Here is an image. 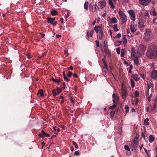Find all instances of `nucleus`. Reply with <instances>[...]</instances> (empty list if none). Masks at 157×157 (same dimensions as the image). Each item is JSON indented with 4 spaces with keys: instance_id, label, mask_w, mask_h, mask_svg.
<instances>
[{
    "instance_id": "f257e3e1",
    "label": "nucleus",
    "mask_w": 157,
    "mask_h": 157,
    "mask_svg": "<svg viewBox=\"0 0 157 157\" xmlns=\"http://www.w3.org/2000/svg\"><path fill=\"white\" fill-rule=\"evenodd\" d=\"M147 58L151 59L155 58L157 56V46L154 45L148 48L147 52Z\"/></svg>"
},
{
    "instance_id": "f03ea898",
    "label": "nucleus",
    "mask_w": 157,
    "mask_h": 157,
    "mask_svg": "<svg viewBox=\"0 0 157 157\" xmlns=\"http://www.w3.org/2000/svg\"><path fill=\"white\" fill-rule=\"evenodd\" d=\"M118 13L122 21V23L124 24L127 21V17L125 13L122 10H120L118 11Z\"/></svg>"
},
{
    "instance_id": "7ed1b4c3",
    "label": "nucleus",
    "mask_w": 157,
    "mask_h": 157,
    "mask_svg": "<svg viewBox=\"0 0 157 157\" xmlns=\"http://www.w3.org/2000/svg\"><path fill=\"white\" fill-rule=\"evenodd\" d=\"M153 37L151 30L150 29H146L144 33V37L147 40Z\"/></svg>"
},
{
    "instance_id": "20e7f679",
    "label": "nucleus",
    "mask_w": 157,
    "mask_h": 157,
    "mask_svg": "<svg viewBox=\"0 0 157 157\" xmlns=\"http://www.w3.org/2000/svg\"><path fill=\"white\" fill-rule=\"evenodd\" d=\"M132 53L131 55V58L134 60V63L136 65H138L139 64L138 58L137 56L135 54V53L133 52L134 49L132 48Z\"/></svg>"
},
{
    "instance_id": "39448f33",
    "label": "nucleus",
    "mask_w": 157,
    "mask_h": 157,
    "mask_svg": "<svg viewBox=\"0 0 157 157\" xmlns=\"http://www.w3.org/2000/svg\"><path fill=\"white\" fill-rule=\"evenodd\" d=\"M139 27L140 28L144 27L145 26L144 24L145 21L142 17H139Z\"/></svg>"
},
{
    "instance_id": "423d86ee",
    "label": "nucleus",
    "mask_w": 157,
    "mask_h": 157,
    "mask_svg": "<svg viewBox=\"0 0 157 157\" xmlns=\"http://www.w3.org/2000/svg\"><path fill=\"white\" fill-rule=\"evenodd\" d=\"M146 49L145 46L143 45H140L138 48V52L139 53L142 54L144 53Z\"/></svg>"
},
{
    "instance_id": "0eeeda50",
    "label": "nucleus",
    "mask_w": 157,
    "mask_h": 157,
    "mask_svg": "<svg viewBox=\"0 0 157 157\" xmlns=\"http://www.w3.org/2000/svg\"><path fill=\"white\" fill-rule=\"evenodd\" d=\"M128 13L129 14V16L131 19L133 21H135L136 17H135V12L133 10H129L128 11Z\"/></svg>"
},
{
    "instance_id": "6e6552de",
    "label": "nucleus",
    "mask_w": 157,
    "mask_h": 157,
    "mask_svg": "<svg viewBox=\"0 0 157 157\" xmlns=\"http://www.w3.org/2000/svg\"><path fill=\"white\" fill-rule=\"evenodd\" d=\"M151 0H139L140 3L144 6H147L151 2Z\"/></svg>"
},
{
    "instance_id": "1a4fd4ad",
    "label": "nucleus",
    "mask_w": 157,
    "mask_h": 157,
    "mask_svg": "<svg viewBox=\"0 0 157 157\" xmlns=\"http://www.w3.org/2000/svg\"><path fill=\"white\" fill-rule=\"evenodd\" d=\"M151 77L154 79L155 80L157 79V71L155 70H153V71L151 73Z\"/></svg>"
},
{
    "instance_id": "9d476101",
    "label": "nucleus",
    "mask_w": 157,
    "mask_h": 157,
    "mask_svg": "<svg viewBox=\"0 0 157 157\" xmlns=\"http://www.w3.org/2000/svg\"><path fill=\"white\" fill-rule=\"evenodd\" d=\"M150 14L151 15L154 16H157V12H156L154 7H153L151 10Z\"/></svg>"
},
{
    "instance_id": "9b49d317",
    "label": "nucleus",
    "mask_w": 157,
    "mask_h": 157,
    "mask_svg": "<svg viewBox=\"0 0 157 157\" xmlns=\"http://www.w3.org/2000/svg\"><path fill=\"white\" fill-rule=\"evenodd\" d=\"M112 97L114 99L113 100V102L114 104H117V102H115L116 101L117 102L119 100V98L118 96L116 95L114 93L113 94Z\"/></svg>"
},
{
    "instance_id": "f8f14e48",
    "label": "nucleus",
    "mask_w": 157,
    "mask_h": 157,
    "mask_svg": "<svg viewBox=\"0 0 157 157\" xmlns=\"http://www.w3.org/2000/svg\"><path fill=\"white\" fill-rule=\"evenodd\" d=\"M148 86V91H149V89L151 88V91H152V90L153 89V84L151 80H149V83L147 84Z\"/></svg>"
},
{
    "instance_id": "ddd939ff",
    "label": "nucleus",
    "mask_w": 157,
    "mask_h": 157,
    "mask_svg": "<svg viewBox=\"0 0 157 157\" xmlns=\"http://www.w3.org/2000/svg\"><path fill=\"white\" fill-rule=\"evenodd\" d=\"M104 50L105 54L107 55L109 57H110L111 56V52L108 48H105L104 49Z\"/></svg>"
},
{
    "instance_id": "4468645a",
    "label": "nucleus",
    "mask_w": 157,
    "mask_h": 157,
    "mask_svg": "<svg viewBox=\"0 0 157 157\" xmlns=\"http://www.w3.org/2000/svg\"><path fill=\"white\" fill-rule=\"evenodd\" d=\"M102 29V28L100 26H95L94 28V30L95 31L96 33H98L99 31Z\"/></svg>"
},
{
    "instance_id": "2eb2a0df",
    "label": "nucleus",
    "mask_w": 157,
    "mask_h": 157,
    "mask_svg": "<svg viewBox=\"0 0 157 157\" xmlns=\"http://www.w3.org/2000/svg\"><path fill=\"white\" fill-rule=\"evenodd\" d=\"M99 3L100 5V7L101 9L104 8L106 5V3L105 0L100 1Z\"/></svg>"
},
{
    "instance_id": "dca6fc26",
    "label": "nucleus",
    "mask_w": 157,
    "mask_h": 157,
    "mask_svg": "<svg viewBox=\"0 0 157 157\" xmlns=\"http://www.w3.org/2000/svg\"><path fill=\"white\" fill-rule=\"evenodd\" d=\"M121 94L123 98H125L127 95V92L126 90L122 89L121 91Z\"/></svg>"
},
{
    "instance_id": "f3484780",
    "label": "nucleus",
    "mask_w": 157,
    "mask_h": 157,
    "mask_svg": "<svg viewBox=\"0 0 157 157\" xmlns=\"http://www.w3.org/2000/svg\"><path fill=\"white\" fill-rule=\"evenodd\" d=\"M55 20L54 18L48 17L47 18V22L51 25H53V22Z\"/></svg>"
},
{
    "instance_id": "a211bd4d",
    "label": "nucleus",
    "mask_w": 157,
    "mask_h": 157,
    "mask_svg": "<svg viewBox=\"0 0 157 157\" xmlns=\"http://www.w3.org/2000/svg\"><path fill=\"white\" fill-rule=\"evenodd\" d=\"M130 28L132 32L134 33L135 32L136 29V25H134L132 24H131L130 25Z\"/></svg>"
},
{
    "instance_id": "6ab92c4d",
    "label": "nucleus",
    "mask_w": 157,
    "mask_h": 157,
    "mask_svg": "<svg viewBox=\"0 0 157 157\" xmlns=\"http://www.w3.org/2000/svg\"><path fill=\"white\" fill-rule=\"evenodd\" d=\"M130 147L132 151L135 150L137 148V146L135 145V144L130 142Z\"/></svg>"
},
{
    "instance_id": "aec40b11",
    "label": "nucleus",
    "mask_w": 157,
    "mask_h": 157,
    "mask_svg": "<svg viewBox=\"0 0 157 157\" xmlns=\"http://www.w3.org/2000/svg\"><path fill=\"white\" fill-rule=\"evenodd\" d=\"M132 76L136 81H138L140 79V78L137 74L132 75Z\"/></svg>"
},
{
    "instance_id": "412c9836",
    "label": "nucleus",
    "mask_w": 157,
    "mask_h": 157,
    "mask_svg": "<svg viewBox=\"0 0 157 157\" xmlns=\"http://www.w3.org/2000/svg\"><path fill=\"white\" fill-rule=\"evenodd\" d=\"M131 142L134 144L135 145L137 146L139 143V141L137 138H136L133 141H131Z\"/></svg>"
},
{
    "instance_id": "4be33fe9",
    "label": "nucleus",
    "mask_w": 157,
    "mask_h": 157,
    "mask_svg": "<svg viewBox=\"0 0 157 157\" xmlns=\"http://www.w3.org/2000/svg\"><path fill=\"white\" fill-rule=\"evenodd\" d=\"M155 139L152 135H150L149 137V141L150 143H152L154 141Z\"/></svg>"
},
{
    "instance_id": "5701e85b",
    "label": "nucleus",
    "mask_w": 157,
    "mask_h": 157,
    "mask_svg": "<svg viewBox=\"0 0 157 157\" xmlns=\"http://www.w3.org/2000/svg\"><path fill=\"white\" fill-rule=\"evenodd\" d=\"M108 3L109 4L111 8L114 9L115 8V6L113 4L112 0H109Z\"/></svg>"
},
{
    "instance_id": "b1692460",
    "label": "nucleus",
    "mask_w": 157,
    "mask_h": 157,
    "mask_svg": "<svg viewBox=\"0 0 157 157\" xmlns=\"http://www.w3.org/2000/svg\"><path fill=\"white\" fill-rule=\"evenodd\" d=\"M52 80L53 82L56 83H59L60 82V79L59 77L56 79H55L53 78H52Z\"/></svg>"
},
{
    "instance_id": "393cba45",
    "label": "nucleus",
    "mask_w": 157,
    "mask_h": 157,
    "mask_svg": "<svg viewBox=\"0 0 157 157\" xmlns=\"http://www.w3.org/2000/svg\"><path fill=\"white\" fill-rule=\"evenodd\" d=\"M94 32V30H92L90 31H88L87 33V35L88 37H92Z\"/></svg>"
},
{
    "instance_id": "a878e982",
    "label": "nucleus",
    "mask_w": 157,
    "mask_h": 157,
    "mask_svg": "<svg viewBox=\"0 0 157 157\" xmlns=\"http://www.w3.org/2000/svg\"><path fill=\"white\" fill-rule=\"evenodd\" d=\"M111 21L112 23L115 24L117 22V20L115 17H113L111 19Z\"/></svg>"
},
{
    "instance_id": "bb28decb",
    "label": "nucleus",
    "mask_w": 157,
    "mask_h": 157,
    "mask_svg": "<svg viewBox=\"0 0 157 157\" xmlns=\"http://www.w3.org/2000/svg\"><path fill=\"white\" fill-rule=\"evenodd\" d=\"M58 92V90L57 89H54L52 91V93L53 94L54 96H56L57 94V93Z\"/></svg>"
},
{
    "instance_id": "cd10ccee",
    "label": "nucleus",
    "mask_w": 157,
    "mask_h": 157,
    "mask_svg": "<svg viewBox=\"0 0 157 157\" xmlns=\"http://www.w3.org/2000/svg\"><path fill=\"white\" fill-rule=\"evenodd\" d=\"M147 92H148V93H147V95H148L147 99H148V100L150 102L151 101V95H152V91H151V93L150 94V95H149V91H147Z\"/></svg>"
},
{
    "instance_id": "c85d7f7f",
    "label": "nucleus",
    "mask_w": 157,
    "mask_h": 157,
    "mask_svg": "<svg viewBox=\"0 0 157 157\" xmlns=\"http://www.w3.org/2000/svg\"><path fill=\"white\" fill-rule=\"evenodd\" d=\"M126 53V50L125 49H122L121 50V56L122 57L124 56L125 53Z\"/></svg>"
},
{
    "instance_id": "c756f323",
    "label": "nucleus",
    "mask_w": 157,
    "mask_h": 157,
    "mask_svg": "<svg viewBox=\"0 0 157 157\" xmlns=\"http://www.w3.org/2000/svg\"><path fill=\"white\" fill-rule=\"evenodd\" d=\"M38 96H42L44 95V93L42 90H40L38 92Z\"/></svg>"
},
{
    "instance_id": "7c9ffc66",
    "label": "nucleus",
    "mask_w": 157,
    "mask_h": 157,
    "mask_svg": "<svg viewBox=\"0 0 157 157\" xmlns=\"http://www.w3.org/2000/svg\"><path fill=\"white\" fill-rule=\"evenodd\" d=\"M88 4L89 3L87 2H85L84 5V8L85 10H87L88 9Z\"/></svg>"
},
{
    "instance_id": "2f4dec72",
    "label": "nucleus",
    "mask_w": 157,
    "mask_h": 157,
    "mask_svg": "<svg viewBox=\"0 0 157 157\" xmlns=\"http://www.w3.org/2000/svg\"><path fill=\"white\" fill-rule=\"evenodd\" d=\"M51 13L52 15L55 16L58 13L56 10H53L51 11Z\"/></svg>"
},
{
    "instance_id": "473e14b6",
    "label": "nucleus",
    "mask_w": 157,
    "mask_h": 157,
    "mask_svg": "<svg viewBox=\"0 0 157 157\" xmlns=\"http://www.w3.org/2000/svg\"><path fill=\"white\" fill-rule=\"evenodd\" d=\"M123 43L124 44V46H125L126 45V44L127 43V40L126 39L125 36H124V37H123Z\"/></svg>"
},
{
    "instance_id": "72a5a7b5",
    "label": "nucleus",
    "mask_w": 157,
    "mask_h": 157,
    "mask_svg": "<svg viewBox=\"0 0 157 157\" xmlns=\"http://www.w3.org/2000/svg\"><path fill=\"white\" fill-rule=\"evenodd\" d=\"M149 119L148 118L145 119L144 121V124L147 125H149Z\"/></svg>"
},
{
    "instance_id": "f704fd0d",
    "label": "nucleus",
    "mask_w": 157,
    "mask_h": 157,
    "mask_svg": "<svg viewBox=\"0 0 157 157\" xmlns=\"http://www.w3.org/2000/svg\"><path fill=\"white\" fill-rule=\"evenodd\" d=\"M113 28L114 29V31L115 32H117L118 31V29L117 28V24H115L114 25L113 27Z\"/></svg>"
},
{
    "instance_id": "c9c22d12",
    "label": "nucleus",
    "mask_w": 157,
    "mask_h": 157,
    "mask_svg": "<svg viewBox=\"0 0 157 157\" xmlns=\"http://www.w3.org/2000/svg\"><path fill=\"white\" fill-rule=\"evenodd\" d=\"M42 133H43V135H44L45 136L48 137L50 136L49 134L45 133L44 132V130H42Z\"/></svg>"
},
{
    "instance_id": "e433bc0d",
    "label": "nucleus",
    "mask_w": 157,
    "mask_h": 157,
    "mask_svg": "<svg viewBox=\"0 0 157 157\" xmlns=\"http://www.w3.org/2000/svg\"><path fill=\"white\" fill-rule=\"evenodd\" d=\"M131 84L132 87H133L135 86V82L132 79H131L130 80Z\"/></svg>"
},
{
    "instance_id": "4c0bfd02",
    "label": "nucleus",
    "mask_w": 157,
    "mask_h": 157,
    "mask_svg": "<svg viewBox=\"0 0 157 157\" xmlns=\"http://www.w3.org/2000/svg\"><path fill=\"white\" fill-rule=\"evenodd\" d=\"M125 109L126 113V114L127 113H128V112H129V107H128V105H126L125 106Z\"/></svg>"
},
{
    "instance_id": "58836bf2",
    "label": "nucleus",
    "mask_w": 157,
    "mask_h": 157,
    "mask_svg": "<svg viewBox=\"0 0 157 157\" xmlns=\"http://www.w3.org/2000/svg\"><path fill=\"white\" fill-rule=\"evenodd\" d=\"M116 104H115L109 107V109H114L116 107Z\"/></svg>"
},
{
    "instance_id": "ea45409f",
    "label": "nucleus",
    "mask_w": 157,
    "mask_h": 157,
    "mask_svg": "<svg viewBox=\"0 0 157 157\" xmlns=\"http://www.w3.org/2000/svg\"><path fill=\"white\" fill-rule=\"evenodd\" d=\"M124 148L126 150L128 151H130V148L128 145H125L124 146Z\"/></svg>"
},
{
    "instance_id": "a19ab883",
    "label": "nucleus",
    "mask_w": 157,
    "mask_h": 157,
    "mask_svg": "<svg viewBox=\"0 0 157 157\" xmlns=\"http://www.w3.org/2000/svg\"><path fill=\"white\" fill-rule=\"evenodd\" d=\"M104 49L105 48H108V46L107 43L105 41L104 42V46H103Z\"/></svg>"
},
{
    "instance_id": "79ce46f5",
    "label": "nucleus",
    "mask_w": 157,
    "mask_h": 157,
    "mask_svg": "<svg viewBox=\"0 0 157 157\" xmlns=\"http://www.w3.org/2000/svg\"><path fill=\"white\" fill-rule=\"evenodd\" d=\"M153 23L157 25V17L153 20Z\"/></svg>"
},
{
    "instance_id": "37998d69",
    "label": "nucleus",
    "mask_w": 157,
    "mask_h": 157,
    "mask_svg": "<svg viewBox=\"0 0 157 157\" xmlns=\"http://www.w3.org/2000/svg\"><path fill=\"white\" fill-rule=\"evenodd\" d=\"M56 128H57V127L55 126L53 127V128H54V131H56V130L58 132H59V130H60L59 128H57L56 129Z\"/></svg>"
},
{
    "instance_id": "c03bdc74",
    "label": "nucleus",
    "mask_w": 157,
    "mask_h": 157,
    "mask_svg": "<svg viewBox=\"0 0 157 157\" xmlns=\"http://www.w3.org/2000/svg\"><path fill=\"white\" fill-rule=\"evenodd\" d=\"M72 75V73L71 72L69 71L67 74V76L68 77H70Z\"/></svg>"
},
{
    "instance_id": "a18cd8bd",
    "label": "nucleus",
    "mask_w": 157,
    "mask_h": 157,
    "mask_svg": "<svg viewBox=\"0 0 157 157\" xmlns=\"http://www.w3.org/2000/svg\"><path fill=\"white\" fill-rule=\"evenodd\" d=\"M73 144L75 146V147L76 148H78V146L77 144L75 142L73 141L72 142Z\"/></svg>"
},
{
    "instance_id": "49530a36",
    "label": "nucleus",
    "mask_w": 157,
    "mask_h": 157,
    "mask_svg": "<svg viewBox=\"0 0 157 157\" xmlns=\"http://www.w3.org/2000/svg\"><path fill=\"white\" fill-rule=\"evenodd\" d=\"M116 52L118 54H119L120 53V49L119 48H118L117 49Z\"/></svg>"
},
{
    "instance_id": "de8ad7c7",
    "label": "nucleus",
    "mask_w": 157,
    "mask_h": 157,
    "mask_svg": "<svg viewBox=\"0 0 157 157\" xmlns=\"http://www.w3.org/2000/svg\"><path fill=\"white\" fill-rule=\"evenodd\" d=\"M95 42L96 43V46L97 47H99L100 46V45H99V42L98 41V40H96L95 41Z\"/></svg>"
},
{
    "instance_id": "09e8293b",
    "label": "nucleus",
    "mask_w": 157,
    "mask_h": 157,
    "mask_svg": "<svg viewBox=\"0 0 157 157\" xmlns=\"http://www.w3.org/2000/svg\"><path fill=\"white\" fill-rule=\"evenodd\" d=\"M151 68L152 69V70H155V67H154V63H152L151 65Z\"/></svg>"
},
{
    "instance_id": "8fccbe9b",
    "label": "nucleus",
    "mask_w": 157,
    "mask_h": 157,
    "mask_svg": "<svg viewBox=\"0 0 157 157\" xmlns=\"http://www.w3.org/2000/svg\"><path fill=\"white\" fill-rule=\"evenodd\" d=\"M139 95V92L137 91H136L135 92V96L136 97H138Z\"/></svg>"
},
{
    "instance_id": "3c124183",
    "label": "nucleus",
    "mask_w": 157,
    "mask_h": 157,
    "mask_svg": "<svg viewBox=\"0 0 157 157\" xmlns=\"http://www.w3.org/2000/svg\"><path fill=\"white\" fill-rule=\"evenodd\" d=\"M46 53H42L41 56L40 57H39V58H40L42 57H44L46 56Z\"/></svg>"
},
{
    "instance_id": "603ef678",
    "label": "nucleus",
    "mask_w": 157,
    "mask_h": 157,
    "mask_svg": "<svg viewBox=\"0 0 157 157\" xmlns=\"http://www.w3.org/2000/svg\"><path fill=\"white\" fill-rule=\"evenodd\" d=\"M64 77V78L65 79V80L67 82H69L70 81V79L68 78H67L66 76H65L64 77Z\"/></svg>"
},
{
    "instance_id": "864d4df0",
    "label": "nucleus",
    "mask_w": 157,
    "mask_h": 157,
    "mask_svg": "<svg viewBox=\"0 0 157 157\" xmlns=\"http://www.w3.org/2000/svg\"><path fill=\"white\" fill-rule=\"evenodd\" d=\"M100 18L98 17V18H96L95 19V20L98 23L100 21Z\"/></svg>"
},
{
    "instance_id": "5fc2aeb1",
    "label": "nucleus",
    "mask_w": 157,
    "mask_h": 157,
    "mask_svg": "<svg viewBox=\"0 0 157 157\" xmlns=\"http://www.w3.org/2000/svg\"><path fill=\"white\" fill-rule=\"evenodd\" d=\"M99 32L100 34L101 35V36H103V32L102 31V30L101 29V30H100L99 31Z\"/></svg>"
},
{
    "instance_id": "6e6d98bb",
    "label": "nucleus",
    "mask_w": 157,
    "mask_h": 157,
    "mask_svg": "<svg viewBox=\"0 0 157 157\" xmlns=\"http://www.w3.org/2000/svg\"><path fill=\"white\" fill-rule=\"evenodd\" d=\"M156 107V104L154 103L153 105V107L151 108V110H153Z\"/></svg>"
},
{
    "instance_id": "4d7b16f0",
    "label": "nucleus",
    "mask_w": 157,
    "mask_h": 157,
    "mask_svg": "<svg viewBox=\"0 0 157 157\" xmlns=\"http://www.w3.org/2000/svg\"><path fill=\"white\" fill-rule=\"evenodd\" d=\"M121 35L120 33H118L116 35V37L120 38L121 37Z\"/></svg>"
},
{
    "instance_id": "13d9d810",
    "label": "nucleus",
    "mask_w": 157,
    "mask_h": 157,
    "mask_svg": "<svg viewBox=\"0 0 157 157\" xmlns=\"http://www.w3.org/2000/svg\"><path fill=\"white\" fill-rule=\"evenodd\" d=\"M94 8H95V9L96 10H97L98 9H99V8L98 7V6H97V5L95 4L94 5Z\"/></svg>"
},
{
    "instance_id": "bf43d9fd",
    "label": "nucleus",
    "mask_w": 157,
    "mask_h": 157,
    "mask_svg": "<svg viewBox=\"0 0 157 157\" xmlns=\"http://www.w3.org/2000/svg\"><path fill=\"white\" fill-rule=\"evenodd\" d=\"M65 84L64 83H63V86L61 87V89L62 90L64 89L65 88Z\"/></svg>"
},
{
    "instance_id": "052dcab7",
    "label": "nucleus",
    "mask_w": 157,
    "mask_h": 157,
    "mask_svg": "<svg viewBox=\"0 0 157 157\" xmlns=\"http://www.w3.org/2000/svg\"><path fill=\"white\" fill-rule=\"evenodd\" d=\"M75 155H79V153L78 151H76L75 152Z\"/></svg>"
},
{
    "instance_id": "680f3d73",
    "label": "nucleus",
    "mask_w": 157,
    "mask_h": 157,
    "mask_svg": "<svg viewBox=\"0 0 157 157\" xmlns=\"http://www.w3.org/2000/svg\"><path fill=\"white\" fill-rule=\"evenodd\" d=\"M70 100L71 102L73 103H74L75 102L74 100L72 99V98L71 97H70Z\"/></svg>"
},
{
    "instance_id": "e2e57ef3",
    "label": "nucleus",
    "mask_w": 157,
    "mask_h": 157,
    "mask_svg": "<svg viewBox=\"0 0 157 157\" xmlns=\"http://www.w3.org/2000/svg\"><path fill=\"white\" fill-rule=\"evenodd\" d=\"M73 76L74 77H75L76 78H78V75H77V74L76 73H74L73 74Z\"/></svg>"
},
{
    "instance_id": "0e129e2a",
    "label": "nucleus",
    "mask_w": 157,
    "mask_h": 157,
    "mask_svg": "<svg viewBox=\"0 0 157 157\" xmlns=\"http://www.w3.org/2000/svg\"><path fill=\"white\" fill-rule=\"evenodd\" d=\"M104 64V68H105L106 70H108V68H107V64L106 63H105Z\"/></svg>"
},
{
    "instance_id": "69168bd1",
    "label": "nucleus",
    "mask_w": 157,
    "mask_h": 157,
    "mask_svg": "<svg viewBox=\"0 0 157 157\" xmlns=\"http://www.w3.org/2000/svg\"><path fill=\"white\" fill-rule=\"evenodd\" d=\"M149 13L148 12H146L144 13V16H149Z\"/></svg>"
},
{
    "instance_id": "338daca9",
    "label": "nucleus",
    "mask_w": 157,
    "mask_h": 157,
    "mask_svg": "<svg viewBox=\"0 0 157 157\" xmlns=\"http://www.w3.org/2000/svg\"><path fill=\"white\" fill-rule=\"evenodd\" d=\"M129 1V0H122V2L126 3H128Z\"/></svg>"
},
{
    "instance_id": "774afa93",
    "label": "nucleus",
    "mask_w": 157,
    "mask_h": 157,
    "mask_svg": "<svg viewBox=\"0 0 157 157\" xmlns=\"http://www.w3.org/2000/svg\"><path fill=\"white\" fill-rule=\"evenodd\" d=\"M69 16V13H68L66 15L65 18L66 19H67V18Z\"/></svg>"
}]
</instances>
